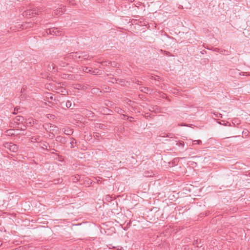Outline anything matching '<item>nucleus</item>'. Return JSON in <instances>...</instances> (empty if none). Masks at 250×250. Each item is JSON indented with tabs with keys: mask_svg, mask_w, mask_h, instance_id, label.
Instances as JSON below:
<instances>
[{
	"mask_svg": "<svg viewBox=\"0 0 250 250\" xmlns=\"http://www.w3.org/2000/svg\"><path fill=\"white\" fill-rule=\"evenodd\" d=\"M47 69L49 71L55 72L57 71L56 68V65L54 63H49L48 64Z\"/></svg>",
	"mask_w": 250,
	"mask_h": 250,
	"instance_id": "0eeeda50",
	"label": "nucleus"
},
{
	"mask_svg": "<svg viewBox=\"0 0 250 250\" xmlns=\"http://www.w3.org/2000/svg\"><path fill=\"white\" fill-rule=\"evenodd\" d=\"M24 90H25V89H24V88H22L21 89V92H23V91H24Z\"/></svg>",
	"mask_w": 250,
	"mask_h": 250,
	"instance_id": "f704fd0d",
	"label": "nucleus"
},
{
	"mask_svg": "<svg viewBox=\"0 0 250 250\" xmlns=\"http://www.w3.org/2000/svg\"><path fill=\"white\" fill-rule=\"evenodd\" d=\"M108 63L109 64V65H111L113 67H115L116 65V63L115 62H108Z\"/></svg>",
	"mask_w": 250,
	"mask_h": 250,
	"instance_id": "b1692460",
	"label": "nucleus"
},
{
	"mask_svg": "<svg viewBox=\"0 0 250 250\" xmlns=\"http://www.w3.org/2000/svg\"><path fill=\"white\" fill-rule=\"evenodd\" d=\"M161 96H162V97L163 98H166V95L165 94H164V93H163V94H162V95Z\"/></svg>",
	"mask_w": 250,
	"mask_h": 250,
	"instance_id": "2f4dec72",
	"label": "nucleus"
},
{
	"mask_svg": "<svg viewBox=\"0 0 250 250\" xmlns=\"http://www.w3.org/2000/svg\"><path fill=\"white\" fill-rule=\"evenodd\" d=\"M161 52L165 55L167 56H171L170 53L166 50H161Z\"/></svg>",
	"mask_w": 250,
	"mask_h": 250,
	"instance_id": "2eb2a0df",
	"label": "nucleus"
},
{
	"mask_svg": "<svg viewBox=\"0 0 250 250\" xmlns=\"http://www.w3.org/2000/svg\"><path fill=\"white\" fill-rule=\"evenodd\" d=\"M119 81L120 82H122V81L121 80H120V81Z\"/></svg>",
	"mask_w": 250,
	"mask_h": 250,
	"instance_id": "de8ad7c7",
	"label": "nucleus"
},
{
	"mask_svg": "<svg viewBox=\"0 0 250 250\" xmlns=\"http://www.w3.org/2000/svg\"><path fill=\"white\" fill-rule=\"evenodd\" d=\"M93 72L91 73V74L93 75H97L99 72V70L98 69H95L94 70H93Z\"/></svg>",
	"mask_w": 250,
	"mask_h": 250,
	"instance_id": "393cba45",
	"label": "nucleus"
},
{
	"mask_svg": "<svg viewBox=\"0 0 250 250\" xmlns=\"http://www.w3.org/2000/svg\"><path fill=\"white\" fill-rule=\"evenodd\" d=\"M150 79L158 81L159 79H160V77H159V76H154L151 75L150 77Z\"/></svg>",
	"mask_w": 250,
	"mask_h": 250,
	"instance_id": "a211bd4d",
	"label": "nucleus"
},
{
	"mask_svg": "<svg viewBox=\"0 0 250 250\" xmlns=\"http://www.w3.org/2000/svg\"><path fill=\"white\" fill-rule=\"evenodd\" d=\"M176 145L181 147H184L185 146V143L183 141H179Z\"/></svg>",
	"mask_w": 250,
	"mask_h": 250,
	"instance_id": "f3484780",
	"label": "nucleus"
},
{
	"mask_svg": "<svg viewBox=\"0 0 250 250\" xmlns=\"http://www.w3.org/2000/svg\"><path fill=\"white\" fill-rule=\"evenodd\" d=\"M65 57L57 59L55 61V63H57L59 66L61 67H63L67 66L69 64V62H70V60H69L68 61L66 60H64Z\"/></svg>",
	"mask_w": 250,
	"mask_h": 250,
	"instance_id": "7ed1b4c3",
	"label": "nucleus"
},
{
	"mask_svg": "<svg viewBox=\"0 0 250 250\" xmlns=\"http://www.w3.org/2000/svg\"><path fill=\"white\" fill-rule=\"evenodd\" d=\"M108 62H109L108 61H104V62H102L101 63V65L102 66H107V65H109V64L108 63Z\"/></svg>",
	"mask_w": 250,
	"mask_h": 250,
	"instance_id": "aec40b11",
	"label": "nucleus"
},
{
	"mask_svg": "<svg viewBox=\"0 0 250 250\" xmlns=\"http://www.w3.org/2000/svg\"><path fill=\"white\" fill-rule=\"evenodd\" d=\"M105 200L109 202V201L112 200V197L109 195H106V196H105Z\"/></svg>",
	"mask_w": 250,
	"mask_h": 250,
	"instance_id": "412c9836",
	"label": "nucleus"
},
{
	"mask_svg": "<svg viewBox=\"0 0 250 250\" xmlns=\"http://www.w3.org/2000/svg\"><path fill=\"white\" fill-rule=\"evenodd\" d=\"M3 146L13 152H17L19 148L16 144H14L12 142H5L3 143Z\"/></svg>",
	"mask_w": 250,
	"mask_h": 250,
	"instance_id": "f03ea898",
	"label": "nucleus"
},
{
	"mask_svg": "<svg viewBox=\"0 0 250 250\" xmlns=\"http://www.w3.org/2000/svg\"><path fill=\"white\" fill-rule=\"evenodd\" d=\"M136 84H138V85H141V83L142 82L138 81V80H137L136 81V82H135Z\"/></svg>",
	"mask_w": 250,
	"mask_h": 250,
	"instance_id": "7c9ffc66",
	"label": "nucleus"
},
{
	"mask_svg": "<svg viewBox=\"0 0 250 250\" xmlns=\"http://www.w3.org/2000/svg\"><path fill=\"white\" fill-rule=\"evenodd\" d=\"M23 120H24V119H23V117L21 116H17L15 118L14 122L15 123H17L18 122H21L22 123L23 122Z\"/></svg>",
	"mask_w": 250,
	"mask_h": 250,
	"instance_id": "9b49d317",
	"label": "nucleus"
},
{
	"mask_svg": "<svg viewBox=\"0 0 250 250\" xmlns=\"http://www.w3.org/2000/svg\"><path fill=\"white\" fill-rule=\"evenodd\" d=\"M55 135L53 133H52L51 134V135H50V137H51V138H53L54 137Z\"/></svg>",
	"mask_w": 250,
	"mask_h": 250,
	"instance_id": "473e14b6",
	"label": "nucleus"
},
{
	"mask_svg": "<svg viewBox=\"0 0 250 250\" xmlns=\"http://www.w3.org/2000/svg\"><path fill=\"white\" fill-rule=\"evenodd\" d=\"M105 127L106 126L104 125L101 124H99L98 126V128L102 129H104L105 128Z\"/></svg>",
	"mask_w": 250,
	"mask_h": 250,
	"instance_id": "4be33fe9",
	"label": "nucleus"
},
{
	"mask_svg": "<svg viewBox=\"0 0 250 250\" xmlns=\"http://www.w3.org/2000/svg\"><path fill=\"white\" fill-rule=\"evenodd\" d=\"M48 128L50 131H54V130H55L56 128H57V126L55 125H48Z\"/></svg>",
	"mask_w": 250,
	"mask_h": 250,
	"instance_id": "ddd939ff",
	"label": "nucleus"
},
{
	"mask_svg": "<svg viewBox=\"0 0 250 250\" xmlns=\"http://www.w3.org/2000/svg\"><path fill=\"white\" fill-rule=\"evenodd\" d=\"M131 2H133L134 0H129Z\"/></svg>",
	"mask_w": 250,
	"mask_h": 250,
	"instance_id": "c03bdc74",
	"label": "nucleus"
},
{
	"mask_svg": "<svg viewBox=\"0 0 250 250\" xmlns=\"http://www.w3.org/2000/svg\"><path fill=\"white\" fill-rule=\"evenodd\" d=\"M52 150H54V151H56V150L55 149H54V148L52 149Z\"/></svg>",
	"mask_w": 250,
	"mask_h": 250,
	"instance_id": "09e8293b",
	"label": "nucleus"
},
{
	"mask_svg": "<svg viewBox=\"0 0 250 250\" xmlns=\"http://www.w3.org/2000/svg\"><path fill=\"white\" fill-rule=\"evenodd\" d=\"M223 122H224L223 123H219L221 125H222L225 126H231L230 123H229L228 122L225 123L224 121H223Z\"/></svg>",
	"mask_w": 250,
	"mask_h": 250,
	"instance_id": "6ab92c4d",
	"label": "nucleus"
},
{
	"mask_svg": "<svg viewBox=\"0 0 250 250\" xmlns=\"http://www.w3.org/2000/svg\"><path fill=\"white\" fill-rule=\"evenodd\" d=\"M129 118L132 119V117H128L127 119H128Z\"/></svg>",
	"mask_w": 250,
	"mask_h": 250,
	"instance_id": "79ce46f5",
	"label": "nucleus"
},
{
	"mask_svg": "<svg viewBox=\"0 0 250 250\" xmlns=\"http://www.w3.org/2000/svg\"><path fill=\"white\" fill-rule=\"evenodd\" d=\"M145 176H148V175H146V174H145Z\"/></svg>",
	"mask_w": 250,
	"mask_h": 250,
	"instance_id": "a18cd8bd",
	"label": "nucleus"
},
{
	"mask_svg": "<svg viewBox=\"0 0 250 250\" xmlns=\"http://www.w3.org/2000/svg\"><path fill=\"white\" fill-rule=\"evenodd\" d=\"M197 243H196V242H195V241H194L193 242V245H195V244H197Z\"/></svg>",
	"mask_w": 250,
	"mask_h": 250,
	"instance_id": "58836bf2",
	"label": "nucleus"
},
{
	"mask_svg": "<svg viewBox=\"0 0 250 250\" xmlns=\"http://www.w3.org/2000/svg\"><path fill=\"white\" fill-rule=\"evenodd\" d=\"M197 243H196V242H195V241H194L193 242V245H195V244H197Z\"/></svg>",
	"mask_w": 250,
	"mask_h": 250,
	"instance_id": "ea45409f",
	"label": "nucleus"
},
{
	"mask_svg": "<svg viewBox=\"0 0 250 250\" xmlns=\"http://www.w3.org/2000/svg\"><path fill=\"white\" fill-rule=\"evenodd\" d=\"M80 178V177L79 175L74 176H72V180L73 182H76L79 180Z\"/></svg>",
	"mask_w": 250,
	"mask_h": 250,
	"instance_id": "4468645a",
	"label": "nucleus"
},
{
	"mask_svg": "<svg viewBox=\"0 0 250 250\" xmlns=\"http://www.w3.org/2000/svg\"><path fill=\"white\" fill-rule=\"evenodd\" d=\"M173 134H171V133H169L168 134H167L166 137H170V138H172L173 137Z\"/></svg>",
	"mask_w": 250,
	"mask_h": 250,
	"instance_id": "c756f323",
	"label": "nucleus"
},
{
	"mask_svg": "<svg viewBox=\"0 0 250 250\" xmlns=\"http://www.w3.org/2000/svg\"><path fill=\"white\" fill-rule=\"evenodd\" d=\"M65 106L67 108H70L72 106V103L70 101H67L65 103Z\"/></svg>",
	"mask_w": 250,
	"mask_h": 250,
	"instance_id": "dca6fc26",
	"label": "nucleus"
},
{
	"mask_svg": "<svg viewBox=\"0 0 250 250\" xmlns=\"http://www.w3.org/2000/svg\"><path fill=\"white\" fill-rule=\"evenodd\" d=\"M114 80L116 82V83H117V82L118 81V80H117L116 79H115Z\"/></svg>",
	"mask_w": 250,
	"mask_h": 250,
	"instance_id": "e433bc0d",
	"label": "nucleus"
},
{
	"mask_svg": "<svg viewBox=\"0 0 250 250\" xmlns=\"http://www.w3.org/2000/svg\"><path fill=\"white\" fill-rule=\"evenodd\" d=\"M104 111L105 112V114H110L109 112H110L111 111L106 108L105 109H104Z\"/></svg>",
	"mask_w": 250,
	"mask_h": 250,
	"instance_id": "a878e982",
	"label": "nucleus"
},
{
	"mask_svg": "<svg viewBox=\"0 0 250 250\" xmlns=\"http://www.w3.org/2000/svg\"><path fill=\"white\" fill-rule=\"evenodd\" d=\"M55 140L61 145H64L67 142V138L62 136H57L55 138Z\"/></svg>",
	"mask_w": 250,
	"mask_h": 250,
	"instance_id": "20e7f679",
	"label": "nucleus"
},
{
	"mask_svg": "<svg viewBox=\"0 0 250 250\" xmlns=\"http://www.w3.org/2000/svg\"><path fill=\"white\" fill-rule=\"evenodd\" d=\"M63 13V10L62 8H58L54 11V14L56 15H61Z\"/></svg>",
	"mask_w": 250,
	"mask_h": 250,
	"instance_id": "9d476101",
	"label": "nucleus"
},
{
	"mask_svg": "<svg viewBox=\"0 0 250 250\" xmlns=\"http://www.w3.org/2000/svg\"><path fill=\"white\" fill-rule=\"evenodd\" d=\"M63 133L67 135H70L73 133V130L69 128H63Z\"/></svg>",
	"mask_w": 250,
	"mask_h": 250,
	"instance_id": "6e6552de",
	"label": "nucleus"
},
{
	"mask_svg": "<svg viewBox=\"0 0 250 250\" xmlns=\"http://www.w3.org/2000/svg\"><path fill=\"white\" fill-rule=\"evenodd\" d=\"M34 141H37V138H34L33 137L32 138Z\"/></svg>",
	"mask_w": 250,
	"mask_h": 250,
	"instance_id": "c9c22d12",
	"label": "nucleus"
},
{
	"mask_svg": "<svg viewBox=\"0 0 250 250\" xmlns=\"http://www.w3.org/2000/svg\"><path fill=\"white\" fill-rule=\"evenodd\" d=\"M140 90L145 93H151L153 90L151 89L150 88L147 87H144L142 86L140 87Z\"/></svg>",
	"mask_w": 250,
	"mask_h": 250,
	"instance_id": "423d86ee",
	"label": "nucleus"
},
{
	"mask_svg": "<svg viewBox=\"0 0 250 250\" xmlns=\"http://www.w3.org/2000/svg\"><path fill=\"white\" fill-rule=\"evenodd\" d=\"M62 179H58L57 180H55V184H59L62 183Z\"/></svg>",
	"mask_w": 250,
	"mask_h": 250,
	"instance_id": "bb28decb",
	"label": "nucleus"
},
{
	"mask_svg": "<svg viewBox=\"0 0 250 250\" xmlns=\"http://www.w3.org/2000/svg\"><path fill=\"white\" fill-rule=\"evenodd\" d=\"M2 243L1 241H0V247L2 245Z\"/></svg>",
	"mask_w": 250,
	"mask_h": 250,
	"instance_id": "4c0bfd02",
	"label": "nucleus"
},
{
	"mask_svg": "<svg viewBox=\"0 0 250 250\" xmlns=\"http://www.w3.org/2000/svg\"><path fill=\"white\" fill-rule=\"evenodd\" d=\"M52 154H54V152H51Z\"/></svg>",
	"mask_w": 250,
	"mask_h": 250,
	"instance_id": "8fccbe9b",
	"label": "nucleus"
},
{
	"mask_svg": "<svg viewBox=\"0 0 250 250\" xmlns=\"http://www.w3.org/2000/svg\"><path fill=\"white\" fill-rule=\"evenodd\" d=\"M71 139L73 140L71 142H70V145H71V148H73L74 147V144L75 143L73 141V140H74V139L73 138H71Z\"/></svg>",
	"mask_w": 250,
	"mask_h": 250,
	"instance_id": "cd10ccee",
	"label": "nucleus"
},
{
	"mask_svg": "<svg viewBox=\"0 0 250 250\" xmlns=\"http://www.w3.org/2000/svg\"><path fill=\"white\" fill-rule=\"evenodd\" d=\"M89 56L84 51H79L71 52L64 59V60L68 61L69 60H73L75 61H82L83 60H90L91 57L89 59Z\"/></svg>",
	"mask_w": 250,
	"mask_h": 250,
	"instance_id": "f257e3e1",
	"label": "nucleus"
},
{
	"mask_svg": "<svg viewBox=\"0 0 250 250\" xmlns=\"http://www.w3.org/2000/svg\"><path fill=\"white\" fill-rule=\"evenodd\" d=\"M118 163H119V164H121V161H119Z\"/></svg>",
	"mask_w": 250,
	"mask_h": 250,
	"instance_id": "49530a36",
	"label": "nucleus"
},
{
	"mask_svg": "<svg viewBox=\"0 0 250 250\" xmlns=\"http://www.w3.org/2000/svg\"><path fill=\"white\" fill-rule=\"evenodd\" d=\"M193 142L194 144L200 145V144H202V141L200 140H194L193 141Z\"/></svg>",
	"mask_w": 250,
	"mask_h": 250,
	"instance_id": "5701e85b",
	"label": "nucleus"
},
{
	"mask_svg": "<svg viewBox=\"0 0 250 250\" xmlns=\"http://www.w3.org/2000/svg\"><path fill=\"white\" fill-rule=\"evenodd\" d=\"M218 50H219V49H218V48H214V51H216V52H218Z\"/></svg>",
	"mask_w": 250,
	"mask_h": 250,
	"instance_id": "72a5a7b5",
	"label": "nucleus"
},
{
	"mask_svg": "<svg viewBox=\"0 0 250 250\" xmlns=\"http://www.w3.org/2000/svg\"><path fill=\"white\" fill-rule=\"evenodd\" d=\"M42 146H41V147L42 149H46V150H48L47 147L49 146L48 143H47L46 142H44L42 143H41Z\"/></svg>",
	"mask_w": 250,
	"mask_h": 250,
	"instance_id": "f8f14e48",
	"label": "nucleus"
},
{
	"mask_svg": "<svg viewBox=\"0 0 250 250\" xmlns=\"http://www.w3.org/2000/svg\"><path fill=\"white\" fill-rule=\"evenodd\" d=\"M47 34H50L57 36L59 33V30L58 28H53L46 29V31Z\"/></svg>",
	"mask_w": 250,
	"mask_h": 250,
	"instance_id": "39448f33",
	"label": "nucleus"
},
{
	"mask_svg": "<svg viewBox=\"0 0 250 250\" xmlns=\"http://www.w3.org/2000/svg\"><path fill=\"white\" fill-rule=\"evenodd\" d=\"M83 71L85 73H90L91 74L93 72V70L91 68H89L86 66H84L83 67Z\"/></svg>",
	"mask_w": 250,
	"mask_h": 250,
	"instance_id": "1a4fd4ad",
	"label": "nucleus"
},
{
	"mask_svg": "<svg viewBox=\"0 0 250 250\" xmlns=\"http://www.w3.org/2000/svg\"><path fill=\"white\" fill-rule=\"evenodd\" d=\"M113 157L112 158H111V159H110V161H113Z\"/></svg>",
	"mask_w": 250,
	"mask_h": 250,
	"instance_id": "37998d69",
	"label": "nucleus"
},
{
	"mask_svg": "<svg viewBox=\"0 0 250 250\" xmlns=\"http://www.w3.org/2000/svg\"><path fill=\"white\" fill-rule=\"evenodd\" d=\"M20 108L15 107L14 109V112L13 113L16 114V111H17V113L19 112V110H20Z\"/></svg>",
	"mask_w": 250,
	"mask_h": 250,
	"instance_id": "c85d7f7f",
	"label": "nucleus"
},
{
	"mask_svg": "<svg viewBox=\"0 0 250 250\" xmlns=\"http://www.w3.org/2000/svg\"><path fill=\"white\" fill-rule=\"evenodd\" d=\"M50 99H51V100H53V97L52 96H51V97H50Z\"/></svg>",
	"mask_w": 250,
	"mask_h": 250,
	"instance_id": "a19ab883",
	"label": "nucleus"
}]
</instances>
